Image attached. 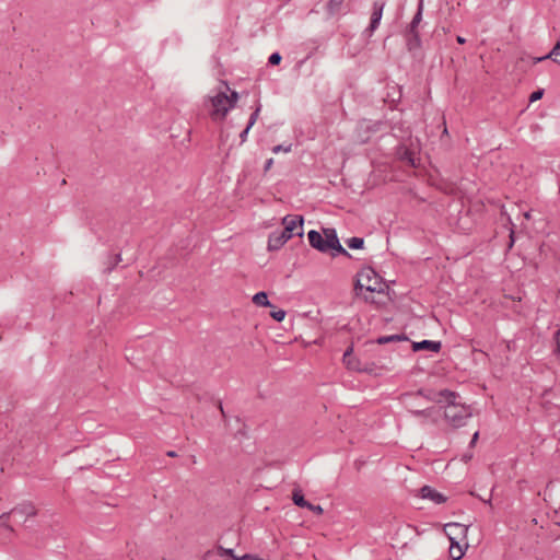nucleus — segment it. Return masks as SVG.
Returning a JSON list of instances; mask_svg holds the SVG:
<instances>
[{"mask_svg":"<svg viewBox=\"0 0 560 560\" xmlns=\"http://www.w3.org/2000/svg\"><path fill=\"white\" fill-rule=\"evenodd\" d=\"M252 301L257 306H261V307H272L273 306L270 303V301L268 299V294L265 291H259L256 294H254Z\"/></svg>","mask_w":560,"mask_h":560,"instance_id":"15","label":"nucleus"},{"mask_svg":"<svg viewBox=\"0 0 560 560\" xmlns=\"http://www.w3.org/2000/svg\"><path fill=\"white\" fill-rule=\"evenodd\" d=\"M399 159L401 162L408 164L409 166L416 167V158L415 153L408 148H402L399 152Z\"/></svg>","mask_w":560,"mask_h":560,"instance_id":"16","label":"nucleus"},{"mask_svg":"<svg viewBox=\"0 0 560 560\" xmlns=\"http://www.w3.org/2000/svg\"><path fill=\"white\" fill-rule=\"evenodd\" d=\"M364 301H365V302H372L373 300H372V299H370L369 296H364Z\"/></svg>","mask_w":560,"mask_h":560,"instance_id":"49","label":"nucleus"},{"mask_svg":"<svg viewBox=\"0 0 560 560\" xmlns=\"http://www.w3.org/2000/svg\"><path fill=\"white\" fill-rule=\"evenodd\" d=\"M223 83H224V85L226 86V90H229V91H230V86L228 85V83H226V82H223Z\"/></svg>","mask_w":560,"mask_h":560,"instance_id":"50","label":"nucleus"},{"mask_svg":"<svg viewBox=\"0 0 560 560\" xmlns=\"http://www.w3.org/2000/svg\"><path fill=\"white\" fill-rule=\"evenodd\" d=\"M281 60H282V56L280 55V52L275 51V52H272V54L269 56V58H268V63H269L270 66H278V65H280Z\"/></svg>","mask_w":560,"mask_h":560,"instance_id":"28","label":"nucleus"},{"mask_svg":"<svg viewBox=\"0 0 560 560\" xmlns=\"http://www.w3.org/2000/svg\"><path fill=\"white\" fill-rule=\"evenodd\" d=\"M249 130H250V128H248V125H247L246 128L240 133L242 143L246 141Z\"/></svg>","mask_w":560,"mask_h":560,"instance_id":"38","label":"nucleus"},{"mask_svg":"<svg viewBox=\"0 0 560 560\" xmlns=\"http://www.w3.org/2000/svg\"><path fill=\"white\" fill-rule=\"evenodd\" d=\"M456 40H457V43H458V44H460V45H463V44H465V43H466V39H465L463 36H459V35L456 37Z\"/></svg>","mask_w":560,"mask_h":560,"instance_id":"45","label":"nucleus"},{"mask_svg":"<svg viewBox=\"0 0 560 560\" xmlns=\"http://www.w3.org/2000/svg\"><path fill=\"white\" fill-rule=\"evenodd\" d=\"M359 276L363 279L365 284V290L369 292H377L383 293L384 289L382 288V283L384 282L383 278L370 266L363 267L359 271Z\"/></svg>","mask_w":560,"mask_h":560,"instance_id":"4","label":"nucleus"},{"mask_svg":"<svg viewBox=\"0 0 560 560\" xmlns=\"http://www.w3.org/2000/svg\"><path fill=\"white\" fill-rule=\"evenodd\" d=\"M411 348L413 352L430 351L438 353L442 348V342L434 340L413 341Z\"/></svg>","mask_w":560,"mask_h":560,"instance_id":"13","label":"nucleus"},{"mask_svg":"<svg viewBox=\"0 0 560 560\" xmlns=\"http://www.w3.org/2000/svg\"><path fill=\"white\" fill-rule=\"evenodd\" d=\"M472 458V453H465L462 457V460L467 463L468 460H470Z\"/></svg>","mask_w":560,"mask_h":560,"instance_id":"43","label":"nucleus"},{"mask_svg":"<svg viewBox=\"0 0 560 560\" xmlns=\"http://www.w3.org/2000/svg\"><path fill=\"white\" fill-rule=\"evenodd\" d=\"M509 238H510V241H509V244H508V248L511 249L513 247L514 243H515V232H514V230H511Z\"/></svg>","mask_w":560,"mask_h":560,"instance_id":"37","label":"nucleus"},{"mask_svg":"<svg viewBox=\"0 0 560 560\" xmlns=\"http://www.w3.org/2000/svg\"><path fill=\"white\" fill-rule=\"evenodd\" d=\"M419 497L422 499H429L436 504H442L447 501V498L443 493L436 491L434 488L428 485L419 489Z\"/></svg>","mask_w":560,"mask_h":560,"instance_id":"12","label":"nucleus"},{"mask_svg":"<svg viewBox=\"0 0 560 560\" xmlns=\"http://www.w3.org/2000/svg\"><path fill=\"white\" fill-rule=\"evenodd\" d=\"M405 396L406 397L422 396L429 401H433V402L442 405V404H444L445 398H454L455 392L447 389V388L439 390V392H435L433 389L420 388L416 393L406 394Z\"/></svg>","mask_w":560,"mask_h":560,"instance_id":"5","label":"nucleus"},{"mask_svg":"<svg viewBox=\"0 0 560 560\" xmlns=\"http://www.w3.org/2000/svg\"><path fill=\"white\" fill-rule=\"evenodd\" d=\"M360 128L368 133H376L386 131L387 129H394V126L388 119H378L375 121L362 119L360 121Z\"/></svg>","mask_w":560,"mask_h":560,"instance_id":"7","label":"nucleus"},{"mask_svg":"<svg viewBox=\"0 0 560 560\" xmlns=\"http://www.w3.org/2000/svg\"><path fill=\"white\" fill-rule=\"evenodd\" d=\"M364 238L363 237H358V236H353V237H350V238H347L346 240V244L347 246L350 248V249H363L364 248Z\"/></svg>","mask_w":560,"mask_h":560,"instance_id":"21","label":"nucleus"},{"mask_svg":"<svg viewBox=\"0 0 560 560\" xmlns=\"http://www.w3.org/2000/svg\"><path fill=\"white\" fill-rule=\"evenodd\" d=\"M272 164H273V159H268L265 163L264 172H268L271 168Z\"/></svg>","mask_w":560,"mask_h":560,"instance_id":"40","label":"nucleus"},{"mask_svg":"<svg viewBox=\"0 0 560 560\" xmlns=\"http://www.w3.org/2000/svg\"><path fill=\"white\" fill-rule=\"evenodd\" d=\"M246 425L244 424L242 429H240L236 433H235V436H246V430H245Z\"/></svg>","mask_w":560,"mask_h":560,"instance_id":"42","label":"nucleus"},{"mask_svg":"<svg viewBox=\"0 0 560 560\" xmlns=\"http://www.w3.org/2000/svg\"><path fill=\"white\" fill-rule=\"evenodd\" d=\"M226 101H228V94H226V92H223V91H221V92L217 93L214 96L210 97V102L213 107V110L211 112L212 118H215L217 116L224 118L223 117V113H224L223 108H225L228 106Z\"/></svg>","mask_w":560,"mask_h":560,"instance_id":"10","label":"nucleus"},{"mask_svg":"<svg viewBox=\"0 0 560 560\" xmlns=\"http://www.w3.org/2000/svg\"><path fill=\"white\" fill-rule=\"evenodd\" d=\"M166 455H167V456H170V457H175V456H177V454H176V452H175V451H168V452L166 453Z\"/></svg>","mask_w":560,"mask_h":560,"instance_id":"46","label":"nucleus"},{"mask_svg":"<svg viewBox=\"0 0 560 560\" xmlns=\"http://www.w3.org/2000/svg\"><path fill=\"white\" fill-rule=\"evenodd\" d=\"M120 261H121V255L120 254L108 256V258H107V260L105 262L104 272L105 273H110Z\"/></svg>","mask_w":560,"mask_h":560,"instance_id":"19","label":"nucleus"},{"mask_svg":"<svg viewBox=\"0 0 560 560\" xmlns=\"http://www.w3.org/2000/svg\"><path fill=\"white\" fill-rule=\"evenodd\" d=\"M307 240L310 245L319 253L330 254L331 257H337L339 255L347 258L352 257L351 254L340 244L337 232L334 228H325L323 229V233L316 230H311L307 233Z\"/></svg>","mask_w":560,"mask_h":560,"instance_id":"1","label":"nucleus"},{"mask_svg":"<svg viewBox=\"0 0 560 560\" xmlns=\"http://www.w3.org/2000/svg\"><path fill=\"white\" fill-rule=\"evenodd\" d=\"M343 3V0H329L327 4V10L330 14H336L339 12L341 5Z\"/></svg>","mask_w":560,"mask_h":560,"instance_id":"26","label":"nucleus"},{"mask_svg":"<svg viewBox=\"0 0 560 560\" xmlns=\"http://www.w3.org/2000/svg\"><path fill=\"white\" fill-rule=\"evenodd\" d=\"M547 57L560 66V40L555 44L552 49L547 54Z\"/></svg>","mask_w":560,"mask_h":560,"instance_id":"24","label":"nucleus"},{"mask_svg":"<svg viewBox=\"0 0 560 560\" xmlns=\"http://www.w3.org/2000/svg\"><path fill=\"white\" fill-rule=\"evenodd\" d=\"M408 337L405 334H397V335H390V336H381L376 338L375 340L368 341V343H377V345H386L389 342H397V341H408Z\"/></svg>","mask_w":560,"mask_h":560,"instance_id":"14","label":"nucleus"},{"mask_svg":"<svg viewBox=\"0 0 560 560\" xmlns=\"http://www.w3.org/2000/svg\"><path fill=\"white\" fill-rule=\"evenodd\" d=\"M237 101H238V93L236 91H231L230 95H228V101H226L228 106L225 108H223V110H224L223 117H225L228 115L230 109L234 108Z\"/></svg>","mask_w":560,"mask_h":560,"instance_id":"22","label":"nucleus"},{"mask_svg":"<svg viewBox=\"0 0 560 560\" xmlns=\"http://www.w3.org/2000/svg\"><path fill=\"white\" fill-rule=\"evenodd\" d=\"M408 411L415 417L430 418L434 412V407L425 409H409Z\"/></svg>","mask_w":560,"mask_h":560,"instance_id":"23","label":"nucleus"},{"mask_svg":"<svg viewBox=\"0 0 560 560\" xmlns=\"http://www.w3.org/2000/svg\"><path fill=\"white\" fill-rule=\"evenodd\" d=\"M544 92L545 91L542 89H538V90L534 91L529 96V102L533 103V102L540 100L544 96Z\"/></svg>","mask_w":560,"mask_h":560,"instance_id":"34","label":"nucleus"},{"mask_svg":"<svg viewBox=\"0 0 560 560\" xmlns=\"http://www.w3.org/2000/svg\"><path fill=\"white\" fill-rule=\"evenodd\" d=\"M363 279L359 276V272L357 273V279L354 282V292L357 295H359L363 289H365V284L363 283Z\"/></svg>","mask_w":560,"mask_h":560,"instance_id":"29","label":"nucleus"},{"mask_svg":"<svg viewBox=\"0 0 560 560\" xmlns=\"http://www.w3.org/2000/svg\"><path fill=\"white\" fill-rule=\"evenodd\" d=\"M400 98H401V93L399 92L398 98H397V100H393L392 102H393V103H397V102H399V101H400Z\"/></svg>","mask_w":560,"mask_h":560,"instance_id":"47","label":"nucleus"},{"mask_svg":"<svg viewBox=\"0 0 560 560\" xmlns=\"http://www.w3.org/2000/svg\"><path fill=\"white\" fill-rule=\"evenodd\" d=\"M291 150H292V144L291 143H289L288 145L278 144V145H275L272 148V152L276 153V154L279 153V152L288 153V152H291Z\"/></svg>","mask_w":560,"mask_h":560,"instance_id":"32","label":"nucleus"},{"mask_svg":"<svg viewBox=\"0 0 560 560\" xmlns=\"http://www.w3.org/2000/svg\"><path fill=\"white\" fill-rule=\"evenodd\" d=\"M450 539H451L450 557L452 558V560L462 559L464 556V551H463L460 545L454 538L450 537Z\"/></svg>","mask_w":560,"mask_h":560,"instance_id":"18","label":"nucleus"},{"mask_svg":"<svg viewBox=\"0 0 560 560\" xmlns=\"http://www.w3.org/2000/svg\"><path fill=\"white\" fill-rule=\"evenodd\" d=\"M260 109H261V105L258 104L257 107L255 108V110L249 116V119H248V122H247L248 128H252L255 125V122L257 121L259 113H260Z\"/></svg>","mask_w":560,"mask_h":560,"instance_id":"27","label":"nucleus"},{"mask_svg":"<svg viewBox=\"0 0 560 560\" xmlns=\"http://www.w3.org/2000/svg\"><path fill=\"white\" fill-rule=\"evenodd\" d=\"M217 407H218V409L220 410V412H221V415H222V418H223L224 420H226V413H225V411H224V408H223V405H222V401H221V400H218V401H217Z\"/></svg>","mask_w":560,"mask_h":560,"instance_id":"39","label":"nucleus"},{"mask_svg":"<svg viewBox=\"0 0 560 560\" xmlns=\"http://www.w3.org/2000/svg\"><path fill=\"white\" fill-rule=\"evenodd\" d=\"M445 528H455V529H458L462 535H465L466 532L468 530V527L465 526V525H460L458 523H450L445 526Z\"/></svg>","mask_w":560,"mask_h":560,"instance_id":"33","label":"nucleus"},{"mask_svg":"<svg viewBox=\"0 0 560 560\" xmlns=\"http://www.w3.org/2000/svg\"><path fill=\"white\" fill-rule=\"evenodd\" d=\"M478 438H479V432L477 431V432H475V433H474V435H472V438H471V441H470V443H469V446H470V447H474V446H475L476 442L478 441Z\"/></svg>","mask_w":560,"mask_h":560,"instance_id":"41","label":"nucleus"},{"mask_svg":"<svg viewBox=\"0 0 560 560\" xmlns=\"http://www.w3.org/2000/svg\"><path fill=\"white\" fill-rule=\"evenodd\" d=\"M281 224L283 225V230L275 231L269 234L267 246L269 252L279 250L293 236L302 237L304 234L303 215L288 214L282 219Z\"/></svg>","mask_w":560,"mask_h":560,"instance_id":"2","label":"nucleus"},{"mask_svg":"<svg viewBox=\"0 0 560 560\" xmlns=\"http://www.w3.org/2000/svg\"><path fill=\"white\" fill-rule=\"evenodd\" d=\"M352 354H353V345H350L346 349V351L343 352V355H342V361L349 370L359 371V372L371 371V369H369L366 365L362 366L361 362L359 360L354 359Z\"/></svg>","mask_w":560,"mask_h":560,"instance_id":"11","label":"nucleus"},{"mask_svg":"<svg viewBox=\"0 0 560 560\" xmlns=\"http://www.w3.org/2000/svg\"><path fill=\"white\" fill-rule=\"evenodd\" d=\"M292 501L293 503L299 506V508H307L308 506V501L305 500L304 498V494L302 492L301 489L299 488H295L293 491H292Z\"/></svg>","mask_w":560,"mask_h":560,"instance_id":"17","label":"nucleus"},{"mask_svg":"<svg viewBox=\"0 0 560 560\" xmlns=\"http://www.w3.org/2000/svg\"><path fill=\"white\" fill-rule=\"evenodd\" d=\"M218 553L221 557H228V560H234L238 556L235 555L234 549L232 548H224L222 546L217 547Z\"/></svg>","mask_w":560,"mask_h":560,"instance_id":"25","label":"nucleus"},{"mask_svg":"<svg viewBox=\"0 0 560 560\" xmlns=\"http://www.w3.org/2000/svg\"><path fill=\"white\" fill-rule=\"evenodd\" d=\"M384 8H385V1L376 0L373 2V10H372V14H371L370 25L365 30V33L369 36H371L374 33V31L378 27L381 20H382Z\"/></svg>","mask_w":560,"mask_h":560,"instance_id":"8","label":"nucleus"},{"mask_svg":"<svg viewBox=\"0 0 560 560\" xmlns=\"http://www.w3.org/2000/svg\"><path fill=\"white\" fill-rule=\"evenodd\" d=\"M285 311L283 310H277V311H272L270 312V316L276 320V322H282L285 317Z\"/></svg>","mask_w":560,"mask_h":560,"instance_id":"31","label":"nucleus"},{"mask_svg":"<svg viewBox=\"0 0 560 560\" xmlns=\"http://www.w3.org/2000/svg\"><path fill=\"white\" fill-rule=\"evenodd\" d=\"M37 514V510L35 505L31 501H24L18 505H15L10 512L2 513L0 515V521H7L10 515H19L22 518L32 517Z\"/></svg>","mask_w":560,"mask_h":560,"instance_id":"6","label":"nucleus"},{"mask_svg":"<svg viewBox=\"0 0 560 560\" xmlns=\"http://www.w3.org/2000/svg\"><path fill=\"white\" fill-rule=\"evenodd\" d=\"M404 36L406 39V47L409 52L415 54L421 48L422 42L418 28L411 30V27L407 26Z\"/></svg>","mask_w":560,"mask_h":560,"instance_id":"9","label":"nucleus"},{"mask_svg":"<svg viewBox=\"0 0 560 560\" xmlns=\"http://www.w3.org/2000/svg\"><path fill=\"white\" fill-rule=\"evenodd\" d=\"M553 340L556 343V348L553 350V354L559 358L560 357V326L559 329L553 334Z\"/></svg>","mask_w":560,"mask_h":560,"instance_id":"30","label":"nucleus"},{"mask_svg":"<svg viewBox=\"0 0 560 560\" xmlns=\"http://www.w3.org/2000/svg\"><path fill=\"white\" fill-rule=\"evenodd\" d=\"M547 59H549L547 57V55L541 56V57H537V58L534 59V63H538V62H541V61L547 60Z\"/></svg>","mask_w":560,"mask_h":560,"instance_id":"44","label":"nucleus"},{"mask_svg":"<svg viewBox=\"0 0 560 560\" xmlns=\"http://www.w3.org/2000/svg\"><path fill=\"white\" fill-rule=\"evenodd\" d=\"M458 393L455 392L454 398L444 399V418L454 428L465 425L467 419L471 417L469 407L458 402Z\"/></svg>","mask_w":560,"mask_h":560,"instance_id":"3","label":"nucleus"},{"mask_svg":"<svg viewBox=\"0 0 560 560\" xmlns=\"http://www.w3.org/2000/svg\"><path fill=\"white\" fill-rule=\"evenodd\" d=\"M306 509L311 510L316 515H322L324 513V509L320 505H315L312 504L311 502L308 503V506Z\"/></svg>","mask_w":560,"mask_h":560,"instance_id":"35","label":"nucleus"},{"mask_svg":"<svg viewBox=\"0 0 560 560\" xmlns=\"http://www.w3.org/2000/svg\"><path fill=\"white\" fill-rule=\"evenodd\" d=\"M422 12H423V0L419 1L418 9L416 14L413 15L411 22L408 24L409 27L418 28L420 22L422 21Z\"/></svg>","mask_w":560,"mask_h":560,"instance_id":"20","label":"nucleus"},{"mask_svg":"<svg viewBox=\"0 0 560 560\" xmlns=\"http://www.w3.org/2000/svg\"><path fill=\"white\" fill-rule=\"evenodd\" d=\"M4 526H5V528H7V529H9L10 532H13V530H14V529H13V527H12V526H10V525H8V524H4Z\"/></svg>","mask_w":560,"mask_h":560,"instance_id":"48","label":"nucleus"},{"mask_svg":"<svg viewBox=\"0 0 560 560\" xmlns=\"http://www.w3.org/2000/svg\"><path fill=\"white\" fill-rule=\"evenodd\" d=\"M234 560H262V559L259 558L257 555L245 553L241 557L235 558Z\"/></svg>","mask_w":560,"mask_h":560,"instance_id":"36","label":"nucleus"}]
</instances>
